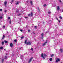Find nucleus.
Returning <instances> with one entry per match:
<instances>
[{
	"mask_svg": "<svg viewBox=\"0 0 63 63\" xmlns=\"http://www.w3.org/2000/svg\"><path fill=\"white\" fill-rule=\"evenodd\" d=\"M60 59L59 58H57L56 59V62L57 63L59 61H60Z\"/></svg>",
	"mask_w": 63,
	"mask_h": 63,
	"instance_id": "7ed1b4c3",
	"label": "nucleus"
},
{
	"mask_svg": "<svg viewBox=\"0 0 63 63\" xmlns=\"http://www.w3.org/2000/svg\"><path fill=\"white\" fill-rule=\"evenodd\" d=\"M5 37V35H3V36L2 38V40H3V39H4Z\"/></svg>",
	"mask_w": 63,
	"mask_h": 63,
	"instance_id": "9b49d317",
	"label": "nucleus"
},
{
	"mask_svg": "<svg viewBox=\"0 0 63 63\" xmlns=\"http://www.w3.org/2000/svg\"><path fill=\"white\" fill-rule=\"evenodd\" d=\"M27 3H28V4H29V0H28L27 1Z\"/></svg>",
	"mask_w": 63,
	"mask_h": 63,
	"instance_id": "6ab92c4d",
	"label": "nucleus"
},
{
	"mask_svg": "<svg viewBox=\"0 0 63 63\" xmlns=\"http://www.w3.org/2000/svg\"><path fill=\"white\" fill-rule=\"evenodd\" d=\"M4 42H5V43H8V41H4Z\"/></svg>",
	"mask_w": 63,
	"mask_h": 63,
	"instance_id": "393cba45",
	"label": "nucleus"
},
{
	"mask_svg": "<svg viewBox=\"0 0 63 63\" xmlns=\"http://www.w3.org/2000/svg\"><path fill=\"white\" fill-rule=\"evenodd\" d=\"M14 0H12V2H14Z\"/></svg>",
	"mask_w": 63,
	"mask_h": 63,
	"instance_id": "37998d69",
	"label": "nucleus"
},
{
	"mask_svg": "<svg viewBox=\"0 0 63 63\" xmlns=\"http://www.w3.org/2000/svg\"><path fill=\"white\" fill-rule=\"evenodd\" d=\"M41 57H43V59H45V57H44V56L45 57V56H47V55H46L45 54H44L43 55V54L42 53V54L41 55Z\"/></svg>",
	"mask_w": 63,
	"mask_h": 63,
	"instance_id": "f257e3e1",
	"label": "nucleus"
},
{
	"mask_svg": "<svg viewBox=\"0 0 63 63\" xmlns=\"http://www.w3.org/2000/svg\"><path fill=\"white\" fill-rule=\"evenodd\" d=\"M59 22H60V21H59Z\"/></svg>",
	"mask_w": 63,
	"mask_h": 63,
	"instance_id": "de8ad7c7",
	"label": "nucleus"
},
{
	"mask_svg": "<svg viewBox=\"0 0 63 63\" xmlns=\"http://www.w3.org/2000/svg\"><path fill=\"white\" fill-rule=\"evenodd\" d=\"M34 27L35 28H37V26H35Z\"/></svg>",
	"mask_w": 63,
	"mask_h": 63,
	"instance_id": "a19ab883",
	"label": "nucleus"
},
{
	"mask_svg": "<svg viewBox=\"0 0 63 63\" xmlns=\"http://www.w3.org/2000/svg\"><path fill=\"white\" fill-rule=\"evenodd\" d=\"M21 59H22V60H23V59H24V58L23 56H21Z\"/></svg>",
	"mask_w": 63,
	"mask_h": 63,
	"instance_id": "1a4fd4ad",
	"label": "nucleus"
},
{
	"mask_svg": "<svg viewBox=\"0 0 63 63\" xmlns=\"http://www.w3.org/2000/svg\"><path fill=\"white\" fill-rule=\"evenodd\" d=\"M59 18H61V19H62V17L61 16H60L59 17Z\"/></svg>",
	"mask_w": 63,
	"mask_h": 63,
	"instance_id": "b1692460",
	"label": "nucleus"
},
{
	"mask_svg": "<svg viewBox=\"0 0 63 63\" xmlns=\"http://www.w3.org/2000/svg\"><path fill=\"white\" fill-rule=\"evenodd\" d=\"M33 34H35V33H34V32H33Z\"/></svg>",
	"mask_w": 63,
	"mask_h": 63,
	"instance_id": "49530a36",
	"label": "nucleus"
},
{
	"mask_svg": "<svg viewBox=\"0 0 63 63\" xmlns=\"http://www.w3.org/2000/svg\"><path fill=\"white\" fill-rule=\"evenodd\" d=\"M20 15H21V14H19L17 15V16H20Z\"/></svg>",
	"mask_w": 63,
	"mask_h": 63,
	"instance_id": "bb28decb",
	"label": "nucleus"
},
{
	"mask_svg": "<svg viewBox=\"0 0 63 63\" xmlns=\"http://www.w3.org/2000/svg\"><path fill=\"white\" fill-rule=\"evenodd\" d=\"M4 42H2V45H4Z\"/></svg>",
	"mask_w": 63,
	"mask_h": 63,
	"instance_id": "a878e982",
	"label": "nucleus"
},
{
	"mask_svg": "<svg viewBox=\"0 0 63 63\" xmlns=\"http://www.w3.org/2000/svg\"><path fill=\"white\" fill-rule=\"evenodd\" d=\"M48 32V31L47 32H46V33H47V32Z\"/></svg>",
	"mask_w": 63,
	"mask_h": 63,
	"instance_id": "864d4df0",
	"label": "nucleus"
},
{
	"mask_svg": "<svg viewBox=\"0 0 63 63\" xmlns=\"http://www.w3.org/2000/svg\"><path fill=\"white\" fill-rule=\"evenodd\" d=\"M25 18H28V17H25Z\"/></svg>",
	"mask_w": 63,
	"mask_h": 63,
	"instance_id": "79ce46f5",
	"label": "nucleus"
},
{
	"mask_svg": "<svg viewBox=\"0 0 63 63\" xmlns=\"http://www.w3.org/2000/svg\"><path fill=\"white\" fill-rule=\"evenodd\" d=\"M49 60L50 61H52V58H50L49 59Z\"/></svg>",
	"mask_w": 63,
	"mask_h": 63,
	"instance_id": "dca6fc26",
	"label": "nucleus"
},
{
	"mask_svg": "<svg viewBox=\"0 0 63 63\" xmlns=\"http://www.w3.org/2000/svg\"><path fill=\"white\" fill-rule=\"evenodd\" d=\"M50 13H51V12H48V14H50Z\"/></svg>",
	"mask_w": 63,
	"mask_h": 63,
	"instance_id": "473e14b6",
	"label": "nucleus"
},
{
	"mask_svg": "<svg viewBox=\"0 0 63 63\" xmlns=\"http://www.w3.org/2000/svg\"><path fill=\"white\" fill-rule=\"evenodd\" d=\"M31 45V42H28L27 43V46L28 45H29V46H30V45Z\"/></svg>",
	"mask_w": 63,
	"mask_h": 63,
	"instance_id": "f03ea898",
	"label": "nucleus"
},
{
	"mask_svg": "<svg viewBox=\"0 0 63 63\" xmlns=\"http://www.w3.org/2000/svg\"><path fill=\"white\" fill-rule=\"evenodd\" d=\"M14 42H17V40L15 39L14 40Z\"/></svg>",
	"mask_w": 63,
	"mask_h": 63,
	"instance_id": "aec40b11",
	"label": "nucleus"
},
{
	"mask_svg": "<svg viewBox=\"0 0 63 63\" xmlns=\"http://www.w3.org/2000/svg\"><path fill=\"white\" fill-rule=\"evenodd\" d=\"M51 57H52L53 56H54V55L53 54H52V55H51Z\"/></svg>",
	"mask_w": 63,
	"mask_h": 63,
	"instance_id": "c85d7f7f",
	"label": "nucleus"
},
{
	"mask_svg": "<svg viewBox=\"0 0 63 63\" xmlns=\"http://www.w3.org/2000/svg\"><path fill=\"white\" fill-rule=\"evenodd\" d=\"M30 16V14H29L28 15V16Z\"/></svg>",
	"mask_w": 63,
	"mask_h": 63,
	"instance_id": "e433bc0d",
	"label": "nucleus"
},
{
	"mask_svg": "<svg viewBox=\"0 0 63 63\" xmlns=\"http://www.w3.org/2000/svg\"><path fill=\"white\" fill-rule=\"evenodd\" d=\"M10 3H11V4H12V2H11Z\"/></svg>",
	"mask_w": 63,
	"mask_h": 63,
	"instance_id": "6e6d98bb",
	"label": "nucleus"
},
{
	"mask_svg": "<svg viewBox=\"0 0 63 63\" xmlns=\"http://www.w3.org/2000/svg\"><path fill=\"white\" fill-rule=\"evenodd\" d=\"M10 17H8V19H10Z\"/></svg>",
	"mask_w": 63,
	"mask_h": 63,
	"instance_id": "7c9ffc66",
	"label": "nucleus"
},
{
	"mask_svg": "<svg viewBox=\"0 0 63 63\" xmlns=\"http://www.w3.org/2000/svg\"><path fill=\"white\" fill-rule=\"evenodd\" d=\"M20 49L21 48H20Z\"/></svg>",
	"mask_w": 63,
	"mask_h": 63,
	"instance_id": "052dcab7",
	"label": "nucleus"
},
{
	"mask_svg": "<svg viewBox=\"0 0 63 63\" xmlns=\"http://www.w3.org/2000/svg\"><path fill=\"white\" fill-rule=\"evenodd\" d=\"M3 47H1L0 48V49H3Z\"/></svg>",
	"mask_w": 63,
	"mask_h": 63,
	"instance_id": "4be33fe9",
	"label": "nucleus"
},
{
	"mask_svg": "<svg viewBox=\"0 0 63 63\" xmlns=\"http://www.w3.org/2000/svg\"><path fill=\"white\" fill-rule=\"evenodd\" d=\"M34 40H36V39H35V38L34 39Z\"/></svg>",
	"mask_w": 63,
	"mask_h": 63,
	"instance_id": "bf43d9fd",
	"label": "nucleus"
},
{
	"mask_svg": "<svg viewBox=\"0 0 63 63\" xmlns=\"http://www.w3.org/2000/svg\"><path fill=\"white\" fill-rule=\"evenodd\" d=\"M4 59H2V63H3V62H4Z\"/></svg>",
	"mask_w": 63,
	"mask_h": 63,
	"instance_id": "f3484780",
	"label": "nucleus"
},
{
	"mask_svg": "<svg viewBox=\"0 0 63 63\" xmlns=\"http://www.w3.org/2000/svg\"><path fill=\"white\" fill-rule=\"evenodd\" d=\"M2 9H0V11H2Z\"/></svg>",
	"mask_w": 63,
	"mask_h": 63,
	"instance_id": "f704fd0d",
	"label": "nucleus"
},
{
	"mask_svg": "<svg viewBox=\"0 0 63 63\" xmlns=\"http://www.w3.org/2000/svg\"><path fill=\"white\" fill-rule=\"evenodd\" d=\"M44 7H46L47 6V5L46 4H44L43 5Z\"/></svg>",
	"mask_w": 63,
	"mask_h": 63,
	"instance_id": "c756f323",
	"label": "nucleus"
},
{
	"mask_svg": "<svg viewBox=\"0 0 63 63\" xmlns=\"http://www.w3.org/2000/svg\"><path fill=\"white\" fill-rule=\"evenodd\" d=\"M27 43V40H26L25 41V44H26V43Z\"/></svg>",
	"mask_w": 63,
	"mask_h": 63,
	"instance_id": "5701e85b",
	"label": "nucleus"
},
{
	"mask_svg": "<svg viewBox=\"0 0 63 63\" xmlns=\"http://www.w3.org/2000/svg\"><path fill=\"white\" fill-rule=\"evenodd\" d=\"M20 2L19 1H17V2L16 3V4L17 5H18V4H19V3H20Z\"/></svg>",
	"mask_w": 63,
	"mask_h": 63,
	"instance_id": "6e6552de",
	"label": "nucleus"
},
{
	"mask_svg": "<svg viewBox=\"0 0 63 63\" xmlns=\"http://www.w3.org/2000/svg\"><path fill=\"white\" fill-rule=\"evenodd\" d=\"M0 19H2V18H3V17L2 16H0Z\"/></svg>",
	"mask_w": 63,
	"mask_h": 63,
	"instance_id": "412c9836",
	"label": "nucleus"
},
{
	"mask_svg": "<svg viewBox=\"0 0 63 63\" xmlns=\"http://www.w3.org/2000/svg\"><path fill=\"white\" fill-rule=\"evenodd\" d=\"M5 59H6L7 58V57L6 56H5Z\"/></svg>",
	"mask_w": 63,
	"mask_h": 63,
	"instance_id": "4c0bfd02",
	"label": "nucleus"
},
{
	"mask_svg": "<svg viewBox=\"0 0 63 63\" xmlns=\"http://www.w3.org/2000/svg\"><path fill=\"white\" fill-rule=\"evenodd\" d=\"M7 33H9V32H7Z\"/></svg>",
	"mask_w": 63,
	"mask_h": 63,
	"instance_id": "680f3d73",
	"label": "nucleus"
},
{
	"mask_svg": "<svg viewBox=\"0 0 63 63\" xmlns=\"http://www.w3.org/2000/svg\"><path fill=\"white\" fill-rule=\"evenodd\" d=\"M59 1H60V2H61V1L60 0H59Z\"/></svg>",
	"mask_w": 63,
	"mask_h": 63,
	"instance_id": "a18cd8bd",
	"label": "nucleus"
},
{
	"mask_svg": "<svg viewBox=\"0 0 63 63\" xmlns=\"http://www.w3.org/2000/svg\"><path fill=\"white\" fill-rule=\"evenodd\" d=\"M30 15H31V16H33V13L31 12V14H30Z\"/></svg>",
	"mask_w": 63,
	"mask_h": 63,
	"instance_id": "4468645a",
	"label": "nucleus"
},
{
	"mask_svg": "<svg viewBox=\"0 0 63 63\" xmlns=\"http://www.w3.org/2000/svg\"><path fill=\"white\" fill-rule=\"evenodd\" d=\"M31 50H32V51H33V48H31Z\"/></svg>",
	"mask_w": 63,
	"mask_h": 63,
	"instance_id": "2f4dec72",
	"label": "nucleus"
},
{
	"mask_svg": "<svg viewBox=\"0 0 63 63\" xmlns=\"http://www.w3.org/2000/svg\"><path fill=\"white\" fill-rule=\"evenodd\" d=\"M22 31H23V30L21 29L20 30V31H21V32H22Z\"/></svg>",
	"mask_w": 63,
	"mask_h": 63,
	"instance_id": "c9c22d12",
	"label": "nucleus"
},
{
	"mask_svg": "<svg viewBox=\"0 0 63 63\" xmlns=\"http://www.w3.org/2000/svg\"><path fill=\"white\" fill-rule=\"evenodd\" d=\"M33 58V57L31 58L29 60V61H28V63H30L31 62V60H32Z\"/></svg>",
	"mask_w": 63,
	"mask_h": 63,
	"instance_id": "20e7f679",
	"label": "nucleus"
},
{
	"mask_svg": "<svg viewBox=\"0 0 63 63\" xmlns=\"http://www.w3.org/2000/svg\"><path fill=\"white\" fill-rule=\"evenodd\" d=\"M5 13H6V12H7V11L6 10H5Z\"/></svg>",
	"mask_w": 63,
	"mask_h": 63,
	"instance_id": "c03bdc74",
	"label": "nucleus"
},
{
	"mask_svg": "<svg viewBox=\"0 0 63 63\" xmlns=\"http://www.w3.org/2000/svg\"><path fill=\"white\" fill-rule=\"evenodd\" d=\"M57 9L58 10H60V8H59V6H57Z\"/></svg>",
	"mask_w": 63,
	"mask_h": 63,
	"instance_id": "ddd939ff",
	"label": "nucleus"
},
{
	"mask_svg": "<svg viewBox=\"0 0 63 63\" xmlns=\"http://www.w3.org/2000/svg\"><path fill=\"white\" fill-rule=\"evenodd\" d=\"M21 39H24V36H22L21 37Z\"/></svg>",
	"mask_w": 63,
	"mask_h": 63,
	"instance_id": "2eb2a0df",
	"label": "nucleus"
},
{
	"mask_svg": "<svg viewBox=\"0 0 63 63\" xmlns=\"http://www.w3.org/2000/svg\"><path fill=\"white\" fill-rule=\"evenodd\" d=\"M41 36H42L41 37V39H43V38L44 37H43V36H44V33H42L41 35Z\"/></svg>",
	"mask_w": 63,
	"mask_h": 63,
	"instance_id": "0eeeda50",
	"label": "nucleus"
},
{
	"mask_svg": "<svg viewBox=\"0 0 63 63\" xmlns=\"http://www.w3.org/2000/svg\"><path fill=\"white\" fill-rule=\"evenodd\" d=\"M7 54H6V55H7Z\"/></svg>",
	"mask_w": 63,
	"mask_h": 63,
	"instance_id": "13d9d810",
	"label": "nucleus"
},
{
	"mask_svg": "<svg viewBox=\"0 0 63 63\" xmlns=\"http://www.w3.org/2000/svg\"><path fill=\"white\" fill-rule=\"evenodd\" d=\"M18 11L17 10L16 11V13H18Z\"/></svg>",
	"mask_w": 63,
	"mask_h": 63,
	"instance_id": "ea45409f",
	"label": "nucleus"
},
{
	"mask_svg": "<svg viewBox=\"0 0 63 63\" xmlns=\"http://www.w3.org/2000/svg\"><path fill=\"white\" fill-rule=\"evenodd\" d=\"M2 16H4V14H2Z\"/></svg>",
	"mask_w": 63,
	"mask_h": 63,
	"instance_id": "3c124183",
	"label": "nucleus"
},
{
	"mask_svg": "<svg viewBox=\"0 0 63 63\" xmlns=\"http://www.w3.org/2000/svg\"><path fill=\"white\" fill-rule=\"evenodd\" d=\"M47 43V40L45 42L44 44H43L42 46H45L46 45V44Z\"/></svg>",
	"mask_w": 63,
	"mask_h": 63,
	"instance_id": "423d86ee",
	"label": "nucleus"
},
{
	"mask_svg": "<svg viewBox=\"0 0 63 63\" xmlns=\"http://www.w3.org/2000/svg\"><path fill=\"white\" fill-rule=\"evenodd\" d=\"M62 12H63V9H62Z\"/></svg>",
	"mask_w": 63,
	"mask_h": 63,
	"instance_id": "8fccbe9b",
	"label": "nucleus"
},
{
	"mask_svg": "<svg viewBox=\"0 0 63 63\" xmlns=\"http://www.w3.org/2000/svg\"><path fill=\"white\" fill-rule=\"evenodd\" d=\"M29 31H30V30H28V32H29Z\"/></svg>",
	"mask_w": 63,
	"mask_h": 63,
	"instance_id": "09e8293b",
	"label": "nucleus"
},
{
	"mask_svg": "<svg viewBox=\"0 0 63 63\" xmlns=\"http://www.w3.org/2000/svg\"><path fill=\"white\" fill-rule=\"evenodd\" d=\"M30 2L31 5H33V2H32V1L30 0Z\"/></svg>",
	"mask_w": 63,
	"mask_h": 63,
	"instance_id": "9d476101",
	"label": "nucleus"
},
{
	"mask_svg": "<svg viewBox=\"0 0 63 63\" xmlns=\"http://www.w3.org/2000/svg\"><path fill=\"white\" fill-rule=\"evenodd\" d=\"M57 18V20H58V18H57H57Z\"/></svg>",
	"mask_w": 63,
	"mask_h": 63,
	"instance_id": "603ef678",
	"label": "nucleus"
},
{
	"mask_svg": "<svg viewBox=\"0 0 63 63\" xmlns=\"http://www.w3.org/2000/svg\"><path fill=\"white\" fill-rule=\"evenodd\" d=\"M4 4L5 7H7V6L6 5H7V2L5 1L4 3Z\"/></svg>",
	"mask_w": 63,
	"mask_h": 63,
	"instance_id": "39448f33",
	"label": "nucleus"
},
{
	"mask_svg": "<svg viewBox=\"0 0 63 63\" xmlns=\"http://www.w3.org/2000/svg\"><path fill=\"white\" fill-rule=\"evenodd\" d=\"M4 50H6V49H4Z\"/></svg>",
	"mask_w": 63,
	"mask_h": 63,
	"instance_id": "4d7b16f0",
	"label": "nucleus"
},
{
	"mask_svg": "<svg viewBox=\"0 0 63 63\" xmlns=\"http://www.w3.org/2000/svg\"><path fill=\"white\" fill-rule=\"evenodd\" d=\"M38 10L39 11H40V8L39 7H38Z\"/></svg>",
	"mask_w": 63,
	"mask_h": 63,
	"instance_id": "72a5a7b5",
	"label": "nucleus"
},
{
	"mask_svg": "<svg viewBox=\"0 0 63 63\" xmlns=\"http://www.w3.org/2000/svg\"><path fill=\"white\" fill-rule=\"evenodd\" d=\"M11 22H12V21H11V20H10L9 21V23H10V24H11Z\"/></svg>",
	"mask_w": 63,
	"mask_h": 63,
	"instance_id": "cd10ccee",
	"label": "nucleus"
},
{
	"mask_svg": "<svg viewBox=\"0 0 63 63\" xmlns=\"http://www.w3.org/2000/svg\"><path fill=\"white\" fill-rule=\"evenodd\" d=\"M3 28H5V27H6L5 26H3Z\"/></svg>",
	"mask_w": 63,
	"mask_h": 63,
	"instance_id": "58836bf2",
	"label": "nucleus"
},
{
	"mask_svg": "<svg viewBox=\"0 0 63 63\" xmlns=\"http://www.w3.org/2000/svg\"><path fill=\"white\" fill-rule=\"evenodd\" d=\"M60 50L62 52H63V50H62V49H60Z\"/></svg>",
	"mask_w": 63,
	"mask_h": 63,
	"instance_id": "a211bd4d",
	"label": "nucleus"
},
{
	"mask_svg": "<svg viewBox=\"0 0 63 63\" xmlns=\"http://www.w3.org/2000/svg\"><path fill=\"white\" fill-rule=\"evenodd\" d=\"M10 47H13V44H12V43H10Z\"/></svg>",
	"mask_w": 63,
	"mask_h": 63,
	"instance_id": "f8f14e48",
	"label": "nucleus"
},
{
	"mask_svg": "<svg viewBox=\"0 0 63 63\" xmlns=\"http://www.w3.org/2000/svg\"><path fill=\"white\" fill-rule=\"evenodd\" d=\"M43 24H44V22H43Z\"/></svg>",
	"mask_w": 63,
	"mask_h": 63,
	"instance_id": "5fc2aeb1",
	"label": "nucleus"
}]
</instances>
